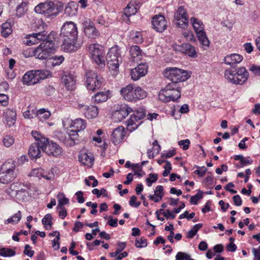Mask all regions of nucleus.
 <instances>
[{
	"label": "nucleus",
	"mask_w": 260,
	"mask_h": 260,
	"mask_svg": "<svg viewBox=\"0 0 260 260\" xmlns=\"http://www.w3.org/2000/svg\"><path fill=\"white\" fill-rule=\"evenodd\" d=\"M34 26L35 32L27 35L24 41L26 45L28 46L38 44L40 42H49L55 40V32L51 31L48 33L47 31V25L41 19L36 22Z\"/></svg>",
	"instance_id": "nucleus-1"
},
{
	"label": "nucleus",
	"mask_w": 260,
	"mask_h": 260,
	"mask_svg": "<svg viewBox=\"0 0 260 260\" xmlns=\"http://www.w3.org/2000/svg\"><path fill=\"white\" fill-rule=\"evenodd\" d=\"M164 76L171 81L166 85L167 92L165 96H170V89H176L179 87L177 84L185 81L188 79L190 76L186 71L177 68H167L164 72Z\"/></svg>",
	"instance_id": "nucleus-2"
},
{
	"label": "nucleus",
	"mask_w": 260,
	"mask_h": 260,
	"mask_svg": "<svg viewBox=\"0 0 260 260\" xmlns=\"http://www.w3.org/2000/svg\"><path fill=\"white\" fill-rule=\"evenodd\" d=\"M63 8V4L61 2L46 1L36 6L34 10L36 13L44 15L46 18L53 19L62 11Z\"/></svg>",
	"instance_id": "nucleus-3"
},
{
	"label": "nucleus",
	"mask_w": 260,
	"mask_h": 260,
	"mask_svg": "<svg viewBox=\"0 0 260 260\" xmlns=\"http://www.w3.org/2000/svg\"><path fill=\"white\" fill-rule=\"evenodd\" d=\"M120 92L123 99L130 102H137L147 96L146 91L140 87L133 84H128L122 88Z\"/></svg>",
	"instance_id": "nucleus-4"
},
{
	"label": "nucleus",
	"mask_w": 260,
	"mask_h": 260,
	"mask_svg": "<svg viewBox=\"0 0 260 260\" xmlns=\"http://www.w3.org/2000/svg\"><path fill=\"white\" fill-rule=\"evenodd\" d=\"M249 73L244 67L239 68L235 71L226 69L224 72L225 78L229 82L236 85H242L247 80Z\"/></svg>",
	"instance_id": "nucleus-5"
},
{
	"label": "nucleus",
	"mask_w": 260,
	"mask_h": 260,
	"mask_svg": "<svg viewBox=\"0 0 260 260\" xmlns=\"http://www.w3.org/2000/svg\"><path fill=\"white\" fill-rule=\"evenodd\" d=\"M17 176L15 162L8 160L5 162L0 168V183L8 184Z\"/></svg>",
	"instance_id": "nucleus-6"
},
{
	"label": "nucleus",
	"mask_w": 260,
	"mask_h": 260,
	"mask_svg": "<svg viewBox=\"0 0 260 260\" xmlns=\"http://www.w3.org/2000/svg\"><path fill=\"white\" fill-rule=\"evenodd\" d=\"M55 51L54 41L42 42L33 51L34 56L36 58L44 60L48 58Z\"/></svg>",
	"instance_id": "nucleus-7"
},
{
	"label": "nucleus",
	"mask_w": 260,
	"mask_h": 260,
	"mask_svg": "<svg viewBox=\"0 0 260 260\" xmlns=\"http://www.w3.org/2000/svg\"><path fill=\"white\" fill-rule=\"evenodd\" d=\"M106 58L109 69L117 71L119 69V63L122 62L120 48L117 45L113 46L109 49Z\"/></svg>",
	"instance_id": "nucleus-8"
},
{
	"label": "nucleus",
	"mask_w": 260,
	"mask_h": 260,
	"mask_svg": "<svg viewBox=\"0 0 260 260\" xmlns=\"http://www.w3.org/2000/svg\"><path fill=\"white\" fill-rule=\"evenodd\" d=\"M46 71L31 70L27 72L22 77V82L27 85H32L39 83L47 77Z\"/></svg>",
	"instance_id": "nucleus-9"
},
{
	"label": "nucleus",
	"mask_w": 260,
	"mask_h": 260,
	"mask_svg": "<svg viewBox=\"0 0 260 260\" xmlns=\"http://www.w3.org/2000/svg\"><path fill=\"white\" fill-rule=\"evenodd\" d=\"M89 52L92 59L98 65H105V51L104 47L99 44H92L89 46Z\"/></svg>",
	"instance_id": "nucleus-10"
},
{
	"label": "nucleus",
	"mask_w": 260,
	"mask_h": 260,
	"mask_svg": "<svg viewBox=\"0 0 260 260\" xmlns=\"http://www.w3.org/2000/svg\"><path fill=\"white\" fill-rule=\"evenodd\" d=\"M103 79L95 72L89 71L86 73V85L88 90L95 91L101 86Z\"/></svg>",
	"instance_id": "nucleus-11"
},
{
	"label": "nucleus",
	"mask_w": 260,
	"mask_h": 260,
	"mask_svg": "<svg viewBox=\"0 0 260 260\" xmlns=\"http://www.w3.org/2000/svg\"><path fill=\"white\" fill-rule=\"evenodd\" d=\"M146 115L145 111L143 108H139L136 110L127 122V127L129 131H133L141 124V120Z\"/></svg>",
	"instance_id": "nucleus-12"
},
{
	"label": "nucleus",
	"mask_w": 260,
	"mask_h": 260,
	"mask_svg": "<svg viewBox=\"0 0 260 260\" xmlns=\"http://www.w3.org/2000/svg\"><path fill=\"white\" fill-rule=\"evenodd\" d=\"M60 35L62 39H77L78 30L76 25L72 21L66 22L61 27Z\"/></svg>",
	"instance_id": "nucleus-13"
},
{
	"label": "nucleus",
	"mask_w": 260,
	"mask_h": 260,
	"mask_svg": "<svg viewBox=\"0 0 260 260\" xmlns=\"http://www.w3.org/2000/svg\"><path fill=\"white\" fill-rule=\"evenodd\" d=\"M174 20L178 27L185 29L188 26L189 21L187 11L183 6H180L176 10Z\"/></svg>",
	"instance_id": "nucleus-14"
},
{
	"label": "nucleus",
	"mask_w": 260,
	"mask_h": 260,
	"mask_svg": "<svg viewBox=\"0 0 260 260\" xmlns=\"http://www.w3.org/2000/svg\"><path fill=\"white\" fill-rule=\"evenodd\" d=\"M178 88L170 89V96H165L166 91V86L160 90L158 94V99L159 100L164 102H168L171 101H176L181 96V87L180 84H177Z\"/></svg>",
	"instance_id": "nucleus-15"
},
{
	"label": "nucleus",
	"mask_w": 260,
	"mask_h": 260,
	"mask_svg": "<svg viewBox=\"0 0 260 260\" xmlns=\"http://www.w3.org/2000/svg\"><path fill=\"white\" fill-rule=\"evenodd\" d=\"M48 142L47 139H43L41 143H32L29 147L28 154L31 159H37L41 156L42 152H44L45 142Z\"/></svg>",
	"instance_id": "nucleus-16"
},
{
	"label": "nucleus",
	"mask_w": 260,
	"mask_h": 260,
	"mask_svg": "<svg viewBox=\"0 0 260 260\" xmlns=\"http://www.w3.org/2000/svg\"><path fill=\"white\" fill-rule=\"evenodd\" d=\"M153 28L158 32H161L167 28V22L164 16L155 15L152 20Z\"/></svg>",
	"instance_id": "nucleus-17"
},
{
	"label": "nucleus",
	"mask_w": 260,
	"mask_h": 260,
	"mask_svg": "<svg viewBox=\"0 0 260 260\" xmlns=\"http://www.w3.org/2000/svg\"><path fill=\"white\" fill-rule=\"evenodd\" d=\"M21 186L19 183H14L10 185V189L15 192V196L18 200L25 201L27 200L28 193L26 190L22 188Z\"/></svg>",
	"instance_id": "nucleus-18"
},
{
	"label": "nucleus",
	"mask_w": 260,
	"mask_h": 260,
	"mask_svg": "<svg viewBox=\"0 0 260 260\" xmlns=\"http://www.w3.org/2000/svg\"><path fill=\"white\" fill-rule=\"evenodd\" d=\"M44 152L49 156L57 157L61 153V147L56 143L53 142H45V146L44 148Z\"/></svg>",
	"instance_id": "nucleus-19"
},
{
	"label": "nucleus",
	"mask_w": 260,
	"mask_h": 260,
	"mask_svg": "<svg viewBox=\"0 0 260 260\" xmlns=\"http://www.w3.org/2000/svg\"><path fill=\"white\" fill-rule=\"evenodd\" d=\"M148 66L145 63H140L137 67L132 69L131 75L134 81L139 80L147 73Z\"/></svg>",
	"instance_id": "nucleus-20"
},
{
	"label": "nucleus",
	"mask_w": 260,
	"mask_h": 260,
	"mask_svg": "<svg viewBox=\"0 0 260 260\" xmlns=\"http://www.w3.org/2000/svg\"><path fill=\"white\" fill-rule=\"evenodd\" d=\"M133 111V110L131 107L127 105H124L113 114V118L117 122L121 121Z\"/></svg>",
	"instance_id": "nucleus-21"
},
{
	"label": "nucleus",
	"mask_w": 260,
	"mask_h": 260,
	"mask_svg": "<svg viewBox=\"0 0 260 260\" xmlns=\"http://www.w3.org/2000/svg\"><path fill=\"white\" fill-rule=\"evenodd\" d=\"M126 132L123 126H119L115 128L111 134V141L116 145L121 143L125 136Z\"/></svg>",
	"instance_id": "nucleus-22"
},
{
	"label": "nucleus",
	"mask_w": 260,
	"mask_h": 260,
	"mask_svg": "<svg viewBox=\"0 0 260 260\" xmlns=\"http://www.w3.org/2000/svg\"><path fill=\"white\" fill-rule=\"evenodd\" d=\"M79 107L84 113L85 116L88 119L94 118L99 114L98 108L95 106H85L80 104Z\"/></svg>",
	"instance_id": "nucleus-23"
},
{
	"label": "nucleus",
	"mask_w": 260,
	"mask_h": 260,
	"mask_svg": "<svg viewBox=\"0 0 260 260\" xmlns=\"http://www.w3.org/2000/svg\"><path fill=\"white\" fill-rule=\"evenodd\" d=\"M78 132L71 129L66 136L64 138L61 139L67 146H73L79 142Z\"/></svg>",
	"instance_id": "nucleus-24"
},
{
	"label": "nucleus",
	"mask_w": 260,
	"mask_h": 260,
	"mask_svg": "<svg viewBox=\"0 0 260 260\" xmlns=\"http://www.w3.org/2000/svg\"><path fill=\"white\" fill-rule=\"evenodd\" d=\"M84 31L85 35L90 39H95L100 36L99 30L91 22L86 21L84 22Z\"/></svg>",
	"instance_id": "nucleus-25"
},
{
	"label": "nucleus",
	"mask_w": 260,
	"mask_h": 260,
	"mask_svg": "<svg viewBox=\"0 0 260 260\" xmlns=\"http://www.w3.org/2000/svg\"><path fill=\"white\" fill-rule=\"evenodd\" d=\"M77 39H63L61 48L64 51L70 52L76 51L80 46L77 43Z\"/></svg>",
	"instance_id": "nucleus-26"
},
{
	"label": "nucleus",
	"mask_w": 260,
	"mask_h": 260,
	"mask_svg": "<svg viewBox=\"0 0 260 260\" xmlns=\"http://www.w3.org/2000/svg\"><path fill=\"white\" fill-rule=\"evenodd\" d=\"M17 4L15 15L18 18L24 16L28 11V3L23 0H15Z\"/></svg>",
	"instance_id": "nucleus-27"
},
{
	"label": "nucleus",
	"mask_w": 260,
	"mask_h": 260,
	"mask_svg": "<svg viewBox=\"0 0 260 260\" xmlns=\"http://www.w3.org/2000/svg\"><path fill=\"white\" fill-rule=\"evenodd\" d=\"M243 59V58L242 55L234 53L226 56L224 58V61L226 64H229L232 67H234L241 62Z\"/></svg>",
	"instance_id": "nucleus-28"
},
{
	"label": "nucleus",
	"mask_w": 260,
	"mask_h": 260,
	"mask_svg": "<svg viewBox=\"0 0 260 260\" xmlns=\"http://www.w3.org/2000/svg\"><path fill=\"white\" fill-rule=\"evenodd\" d=\"M176 49L179 50L180 52L187 54L191 57H195L197 56V52L194 47L190 45L188 43H183L181 45L177 46Z\"/></svg>",
	"instance_id": "nucleus-29"
},
{
	"label": "nucleus",
	"mask_w": 260,
	"mask_h": 260,
	"mask_svg": "<svg viewBox=\"0 0 260 260\" xmlns=\"http://www.w3.org/2000/svg\"><path fill=\"white\" fill-rule=\"evenodd\" d=\"M78 158L79 161L84 165L91 167L93 164L94 157L91 153L81 152Z\"/></svg>",
	"instance_id": "nucleus-30"
},
{
	"label": "nucleus",
	"mask_w": 260,
	"mask_h": 260,
	"mask_svg": "<svg viewBox=\"0 0 260 260\" xmlns=\"http://www.w3.org/2000/svg\"><path fill=\"white\" fill-rule=\"evenodd\" d=\"M4 115L7 124L9 127L15 124L16 119V113L15 111L10 109H7L4 112Z\"/></svg>",
	"instance_id": "nucleus-31"
},
{
	"label": "nucleus",
	"mask_w": 260,
	"mask_h": 260,
	"mask_svg": "<svg viewBox=\"0 0 260 260\" xmlns=\"http://www.w3.org/2000/svg\"><path fill=\"white\" fill-rule=\"evenodd\" d=\"M62 82L65 85L68 90H72L75 87L76 84V80L73 75L69 74L64 75L62 78Z\"/></svg>",
	"instance_id": "nucleus-32"
},
{
	"label": "nucleus",
	"mask_w": 260,
	"mask_h": 260,
	"mask_svg": "<svg viewBox=\"0 0 260 260\" xmlns=\"http://www.w3.org/2000/svg\"><path fill=\"white\" fill-rule=\"evenodd\" d=\"M129 52L134 61L140 60L142 56V50L138 46H133L130 48Z\"/></svg>",
	"instance_id": "nucleus-33"
},
{
	"label": "nucleus",
	"mask_w": 260,
	"mask_h": 260,
	"mask_svg": "<svg viewBox=\"0 0 260 260\" xmlns=\"http://www.w3.org/2000/svg\"><path fill=\"white\" fill-rule=\"evenodd\" d=\"M71 125L72 129L79 132L85 128L86 123L83 119L77 118L72 121Z\"/></svg>",
	"instance_id": "nucleus-34"
},
{
	"label": "nucleus",
	"mask_w": 260,
	"mask_h": 260,
	"mask_svg": "<svg viewBox=\"0 0 260 260\" xmlns=\"http://www.w3.org/2000/svg\"><path fill=\"white\" fill-rule=\"evenodd\" d=\"M190 22L196 34L204 31V25L201 20L197 18L191 17L190 18Z\"/></svg>",
	"instance_id": "nucleus-35"
},
{
	"label": "nucleus",
	"mask_w": 260,
	"mask_h": 260,
	"mask_svg": "<svg viewBox=\"0 0 260 260\" xmlns=\"http://www.w3.org/2000/svg\"><path fill=\"white\" fill-rule=\"evenodd\" d=\"M77 4L71 2L69 3L65 8V13L69 16H73L77 13Z\"/></svg>",
	"instance_id": "nucleus-36"
},
{
	"label": "nucleus",
	"mask_w": 260,
	"mask_h": 260,
	"mask_svg": "<svg viewBox=\"0 0 260 260\" xmlns=\"http://www.w3.org/2000/svg\"><path fill=\"white\" fill-rule=\"evenodd\" d=\"M12 32L11 24L10 22H6L2 24L1 34L4 37H8Z\"/></svg>",
	"instance_id": "nucleus-37"
},
{
	"label": "nucleus",
	"mask_w": 260,
	"mask_h": 260,
	"mask_svg": "<svg viewBox=\"0 0 260 260\" xmlns=\"http://www.w3.org/2000/svg\"><path fill=\"white\" fill-rule=\"evenodd\" d=\"M36 114V117H38V119L42 121L48 119L51 115L50 112L45 110L44 109L37 110Z\"/></svg>",
	"instance_id": "nucleus-38"
},
{
	"label": "nucleus",
	"mask_w": 260,
	"mask_h": 260,
	"mask_svg": "<svg viewBox=\"0 0 260 260\" xmlns=\"http://www.w3.org/2000/svg\"><path fill=\"white\" fill-rule=\"evenodd\" d=\"M197 36L201 44L206 47L209 46L210 41L206 36L205 31L198 33Z\"/></svg>",
	"instance_id": "nucleus-39"
},
{
	"label": "nucleus",
	"mask_w": 260,
	"mask_h": 260,
	"mask_svg": "<svg viewBox=\"0 0 260 260\" xmlns=\"http://www.w3.org/2000/svg\"><path fill=\"white\" fill-rule=\"evenodd\" d=\"M51 66L53 67L59 66L64 60V58L62 55H54L49 58Z\"/></svg>",
	"instance_id": "nucleus-40"
},
{
	"label": "nucleus",
	"mask_w": 260,
	"mask_h": 260,
	"mask_svg": "<svg viewBox=\"0 0 260 260\" xmlns=\"http://www.w3.org/2000/svg\"><path fill=\"white\" fill-rule=\"evenodd\" d=\"M57 199L58 201L57 208L63 207L64 205H67L69 203V199L65 197L64 194L62 192H59L58 194Z\"/></svg>",
	"instance_id": "nucleus-41"
},
{
	"label": "nucleus",
	"mask_w": 260,
	"mask_h": 260,
	"mask_svg": "<svg viewBox=\"0 0 260 260\" xmlns=\"http://www.w3.org/2000/svg\"><path fill=\"white\" fill-rule=\"evenodd\" d=\"M202 223L195 224L192 228L187 233V238L189 239L192 238L197 233L198 231L202 228Z\"/></svg>",
	"instance_id": "nucleus-42"
},
{
	"label": "nucleus",
	"mask_w": 260,
	"mask_h": 260,
	"mask_svg": "<svg viewBox=\"0 0 260 260\" xmlns=\"http://www.w3.org/2000/svg\"><path fill=\"white\" fill-rule=\"evenodd\" d=\"M21 218V214L20 211H18V212L15 214L11 217L8 218L7 220L5 221V223H11L12 224H16L17 223Z\"/></svg>",
	"instance_id": "nucleus-43"
},
{
	"label": "nucleus",
	"mask_w": 260,
	"mask_h": 260,
	"mask_svg": "<svg viewBox=\"0 0 260 260\" xmlns=\"http://www.w3.org/2000/svg\"><path fill=\"white\" fill-rule=\"evenodd\" d=\"M94 99L95 103H100L106 101L108 100V95L104 92H98L94 95Z\"/></svg>",
	"instance_id": "nucleus-44"
},
{
	"label": "nucleus",
	"mask_w": 260,
	"mask_h": 260,
	"mask_svg": "<svg viewBox=\"0 0 260 260\" xmlns=\"http://www.w3.org/2000/svg\"><path fill=\"white\" fill-rule=\"evenodd\" d=\"M51 219L52 216L50 214H46L42 219V223L45 226L46 229H50L52 224Z\"/></svg>",
	"instance_id": "nucleus-45"
},
{
	"label": "nucleus",
	"mask_w": 260,
	"mask_h": 260,
	"mask_svg": "<svg viewBox=\"0 0 260 260\" xmlns=\"http://www.w3.org/2000/svg\"><path fill=\"white\" fill-rule=\"evenodd\" d=\"M132 39L134 42L140 44L143 42V37L142 34L139 31L132 32L131 35Z\"/></svg>",
	"instance_id": "nucleus-46"
},
{
	"label": "nucleus",
	"mask_w": 260,
	"mask_h": 260,
	"mask_svg": "<svg viewBox=\"0 0 260 260\" xmlns=\"http://www.w3.org/2000/svg\"><path fill=\"white\" fill-rule=\"evenodd\" d=\"M0 252H1V256L7 257V256H12L15 255V251L10 248H2L0 249Z\"/></svg>",
	"instance_id": "nucleus-47"
},
{
	"label": "nucleus",
	"mask_w": 260,
	"mask_h": 260,
	"mask_svg": "<svg viewBox=\"0 0 260 260\" xmlns=\"http://www.w3.org/2000/svg\"><path fill=\"white\" fill-rule=\"evenodd\" d=\"M203 198V192L199 190L196 194L191 197L190 202L193 205H197L198 201Z\"/></svg>",
	"instance_id": "nucleus-48"
},
{
	"label": "nucleus",
	"mask_w": 260,
	"mask_h": 260,
	"mask_svg": "<svg viewBox=\"0 0 260 260\" xmlns=\"http://www.w3.org/2000/svg\"><path fill=\"white\" fill-rule=\"evenodd\" d=\"M29 109L24 112L23 116L25 118L31 119L35 117H36L37 115V111L36 109L31 110L30 108Z\"/></svg>",
	"instance_id": "nucleus-49"
},
{
	"label": "nucleus",
	"mask_w": 260,
	"mask_h": 260,
	"mask_svg": "<svg viewBox=\"0 0 260 260\" xmlns=\"http://www.w3.org/2000/svg\"><path fill=\"white\" fill-rule=\"evenodd\" d=\"M4 145L9 147L12 145L14 142V139L11 136H6L3 140Z\"/></svg>",
	"instance_id": "nucleus-50"
},
{
	"label": "nucleus",
	"mask_w": 260,
	"mask_h": 260,
	"mask_svg": "<svg viewBox=\"0 0 260 260\" xmlns=\"http://www.w3.org/2000/svg\"><path fill=\"white\" fill-rule=\"evenodd\" d=\"M135 245L138 248L145 247L147 245V241L144 238H137L136 240Z\"/></svg>",
	"instance_id": "nucleus-51"
},
{
	"label": "nucleus",
	"mask_w": 260,
	"mask_h": 260,
	"mask_svg": "<svg viewBox=\"0 0 260 260\" xmlns=\"http://www.w3.org/2000/svg\"><path fill=\"white\" fill-rule=\"evenodd\" d=\"M43 170L41 168L34 169L30 173V176L36 177L40 179L43 176Z\"/></svg>",
	"instance_id": "nucleus-52"
},
{
	"label": "nucleus",
	"mask_w": 260,
	"mask_h": 260,
	"mask_svg": "<svg viewBox=\"0 0 260 260\" xmlns=\"http://www.w3.org/2000/svg\"><path fill=\"white\" fill-rule=\"evenodd\" d=\"M149 178L146 179V181L147 185L150 187L152 185L153 183H154L157 181L158 177L157 174L152 173L149 174Z\"/></svg>",
	"instance_id": "nucleus-53"
},
{
	"label": "nucleus",
	"mask_w": 260,
	"mask_h": 260,
	"mask_svg": "<svg viewBox=\"0 0 260 260\" xmlns=\"http://www.w3.org/2000/svg\"><path fill=\"white\" fill-rule=\"evenodd\" d=\"M190 255L186 253L178 252L176 255V260H188Z\"/></svg>",
	"instance_id": "nucleus-54"
},
{
	"label": "nucleus",
	"mask_w": 260,
	"mask_h": 260,
	"mask_svg": "<svg viewBox=\"0 0 260 260\" xmlns=\"http://www.w3.org/2000/svg\"><path fill=\"white\" fill-rule=\"evenodd\" d=\"M136 12V8L132 6L130 7L129 5L127 6V7L125 8L124 13L126 16L129 17L132 15H134Z\"/></svg>",
	"instance_id": "nucleus-55"
},
{
	"label": "nucleus",
	"mask_w": 260,
	"mask_h": 260,
	"mask_svg": "<svg viewBox=\"0 0 260 260\" xmlns=\"http://www.w3.org/2000/svg\"><path fill=\"white\" fill-rule=\"evenodd\" d=\"M183 36L187 40L189 41H194L195 38L192 31H185L183 32Z\"/></svg>",
	"instance_id": "nucleus-56"
},
{
	"label": "nucleus",
	"mask_w": 260,
	"mask_h": 260,
	"mask_svg": "<svg viewBox=\"0 0 260 260\" xmlns=\"http://www.w3.org/2000/svg\"><path fill=\"white\" fill-rule=\"evenodd\" d=\"M197 167L198 169L195 170L194 173L199 175L200 177L204 176L205 175L207 169L204 166L201 167L198 166Z\"/></svg>",
	"instance_id": "nucleus-57"
},
{
	"label": "nucleus",
	"mask_w": 260,
	"mask_h": 260,
	"mask_svg": "<svg viewBox=\"0 0 260 260\" xmlns=\"http://www.w3.org/2000/svg\"><path fill=\"white\" fill-rule=\"evenodd\" d=\"M59 239L60 234H58V235H56V237L52 241V246L55 250H58L59 248Z\"/></svg>",
	"instance_id": "nucleus-58"
},
{
	"label": "nucleus",
	"mask_w": 260,
	"mask_h": 260,
	"mask_svg": "<svg viewBox=\"0 0 260 260\" xmlns=\"http://www.w3.org/2000/svg\"><path fill=\"white\" fill-rule=\"evenodd\" d=\"M250 71L252 72L255 76H260V66L252 64L249 68Z\"/></svg>",
	"instance_id": "nucleus-59"
},
{
	"label": "nucleus",
	"mask_w": 260,
	"mask_h": 260,
	"mask_svg": "<svg viewBox=\"0 0 260 260\" xmlns=\"http://www.w3.org/2000/svg\"><path fill=\"white\" fill-rule=\"evenodd\" d=\"M31 135L34 139L37 141V143H41V140H43V139H46L37 131H32Z\"/></svg>",
	"instance_id": "nucleus-60"
},
{
	"label": "nucleus",
	"mask_w": 260,
	"mask_h": 260,
	"mask_svg": "<svg viewBox=\"0 0 260 260\" xmlns=\"http://www.w3.org/2000/svg\"><path fill=\"white\" fill-rule=\"evenodd\" d=\"M31 247L29 245H26L25 246V249L23 251V253L25 255H27L30 257H31L34 253L35 251L34 250H31Z\"/></svg>",
	"instance_id": "nucleus-61"
},
{
	"label": "nucleus",
	"mask_w": 260,
	"mask_h": 260,
	"mask_svg": "<svg viewBox=\"0 0 260 260\" xmlns=\"http://www.w3.org/2000/svg\"><path fill=\"white\" fill-rule=\"evenodd\" d=\"M137 199V198L136 196H132L129 202V205L131 206H135L136 208L138 207L140 205L141 202H139L138 203H136Z\"/></svg>",
	"instance_id": "nucleus-62"
},
{
	"label": "nucleus",
	"mask_w": 260,
	"mask_h": 260,
	"mask_svg": "<svg viewBox=\"0 0 260 260\" xmlns=\"http://www.w3.org/2000/svg\"><path fill=\"white\" fill-rule=\"evenodd\" d=\"M189 144L190 141L188 139L181 140L178 142V145L179 146H183V149L184 150L188 149Z\"/></svg>",
	"instance_id": "nucleus-63"
},
{
	"label": "nucleus",
	"mask_w": 260,
	"mask_h": 260,
	"mask_svg": "<svg viewBox=\"0 0 260 260\" xmlns=\"http://www.w3.org/2000/svg\"><path fill=\"white\" fill-rule=\"evenodd\" d=\"M252 251L254 256V260H260V246L258 249L253 248Z\"/></svg>",
	"instance_id": "nucleus-64"
}]
</instances>
